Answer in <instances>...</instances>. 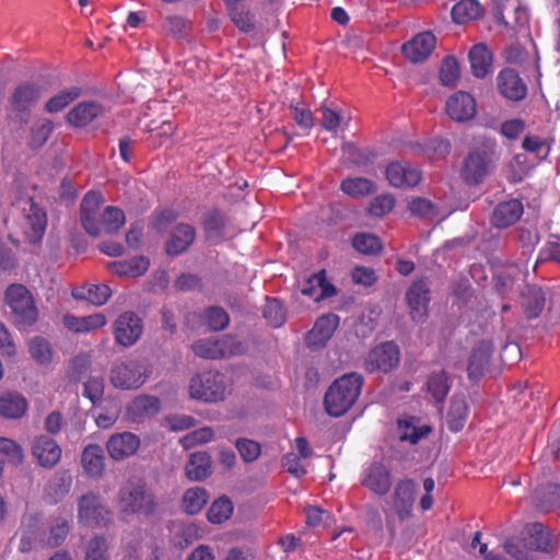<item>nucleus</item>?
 <instances>
[{
	"mask_svg": "<svg viewBox=\"0 0 560 560\" xmlns=\"http://www.w3.org/2000/svg\"><path fill=\"white\" fill-rule=\"evenodd\" d=\"M32 454L40 467L51 469L60 462L62 451L52 438L42 434L33 441Z\"/></svg>",
	"mask_w": 560,
	"mask_h": 560,
	"instance_id": "nucleus-18",
	"label": "nucleus"
},
{
	"mask_svg": "<svg viewBox=\"0 0 560 560\" xmlns=\"http://www.w3.org/2000/svg\"><path fill=\"white\" fill-rule=\"evenodd\" d=\"M353 247L364 255L378 254L383 246L381 240L370 233H358L352 240Z\"/></svg>",
	"mask_w": 560,
	"mask_h": 560,
	"instance_id": "nucleus-53",
	"label": "nucleus"
},
{
	"mask_svg": "<svg viewBox=\"0 0 560 560\" xmlns=\"http://www.w3.org/2000/svg\"><path fill=\"white\" fill-rule=\"evenodd\" d=\"M103 107L93 101H84L72 107L67 114L68 122L77 128L91 124L95 118L102 116Z\"/></svg>",
	"mask_w": 560,
	"mask_h": 560,
	"instance_id": "nucleus-29",
	"label": "nucleus"
},
{
	"mask_svg": "<svg viewBox=\"0 0 560 560\" xmlns=\"http://www.w3.org/2000/svg\"><path fill=\"white\" fill-rule=\"evenodd\" d=\"M159 410L160 399L150 395L137 396L129 405V411L137 418L155 416Z\"/></svg>",
	"mask_w": 560,
	"mask_h": 560,
	"instance_id": "nucleus-40",
	"label": "nucleus"
},
{
	"mask_svg": "<svg viewBox=\"0 0 560 560\" xmlns=\"http://www.w3.org/2000/svg\"><path fill=\"white\" fill-rule=\"evenodd\" d=\"M186 476L194 481L206 479L211 474V457L206 452L190 454L185 467Z\"/></svg>",
	"mask_w": 560,
	"mask_h": 560,
	"instance_id": "nucleus-33",
	"label": "nucleus"
},
{
	"mask_svg": "<svg viewBox=\"0 0 560 560\" xmlns=\"http://www.w3.org/2000/svg\"><path fill=\"white\" fill-rule=\"evenodd\" d=\"M150 374V366L143 360L128 359L112 366L109 382L115 388L135 390L145 383Z\"/></svg>",
	"mask_w": 560,
	"mask_h": 560,
	"instance_id": "nucleus-4",
	"label": "nucleus"
},
{
	"mask_svg": "<svg viewBox=\"0 0 560 560\" xmlns=\"http://www.w3.org/2000/svg\"><path fill=\"white\" fill-rule=\"evenodd\" d=\"M142 319L133 312L121 313L114 323V337L117 345L129 348L141 337Z\"/></svg>",
	"mask_w": 560,
	"mask_h": 560,
	"instance_id": "nucleus-10",
	"label": "nucleus"
},
{
	"mask_svg": "<svg viewBox=\"0 0 560 560\" xmlns=\"http://www.w3.org/2000/svg\"><path fill=\"white\" fill-rule=\"evenodd\" d=\"M118 502L122 513L151 516L155 513L158 502L154 493L143 481H128L119 490Z\"/></svg>",
	"mask_w": 560,
	"mask_h": 560,
	"instance_id": "nucleus-2",
	"label": "nucleus"
},
{
	"mask_svg": "<svg viewBox=\"0 0 560 560\" xmlns=\"http://www.w3.org/2000/svg\"><path fill=\"white\" fill-rule=\"evenodd\" d=\"M493 353V345L488 340H480L471 350L467 374L471 382H478L489 368L490 359Z\"/></svg>",
	"mask_w": 560,
	"mask_h": 560,
	"instance_id": "nucleus-20",
	"label": "nucleus"
},
{
	"mask_svg": "<svg viewBox=\"0 0 560 560\" xmlns=\"http://www.w3.org/2000/svg\"><path fill=\"white\" fill-rule=\"evenodd\" d=\"M81 93L82 91L79 86L65 89L46 102L45 110L50 114L59 113L79 98Z\"/></svg>",
	"mask_w": 560,
	"mask_h": 560,
	"instance_id": "nucleus-42",
	"label": "nucleus"
},
{
	"mask_svg": "<svg viewBox=\"0 0 560 560\" xmlns=\"http://www.w3.org/2000/svg\"><path fill=\"white\" fill-rule=\"evenodd\" d=\"M436 46V37L430 31L420 32L402 44L401 52L412 63L425 61Z\"/></svg>",
	"mask_w": 560,
	"mask_h": 560,
	"instance_id": "nucleus-12",
	"label": "nucleus"
},
{
	"mask_svg": "<svg viewBox=\"0 0 560 560\" xmlns=\"http://www.w3.org/2000/svg\"><path fill=\"white\" fill-rule=\"evenodd\" d=\"M398 427L401 430L400 440L408 441L411 444H417L421 439L428 435L431 430L427 425L415 427L407 420L398 421Z\"/></svg>",
	"mask_w": 560,
	"mask_h": 560,
	"instance_id": "nucleus-59",
	"label": "nucleus"
},
{
	"mask_svg": "<svg viewBox=\"0 0 560 560\" xmlns=\"http://www.w3.org/2000/svg\"><path fill=\"white\" fill-rule=\"evenodd\" d=\"M201 322L209 330L221 331L229 326L230 316L220 306H209L203 311Z\"/></svg>",
	"mask_w": 560,
	"mask_h": 560,
	"instance_id": "nucleus-45",
	"label": "nucleus"
},
{
	"mask_svg": "<svg viewBox=\"0 0 560 560\" xmlns=\"http://www.w3.org/2000/svg\"><path fill=\"white\" fill-rule=\"evenodd\" d=\"M459 65L455 57L444 58L440 69V81L444 86H453L459 79Z\"/></svg>",
	"mask_w": 560,
	"mask_h": 560,
	"instance_id": "nucleus-55",
	"label": "nucleus"
},
{
	"mask_svg": "<svg viewBox=\"0 0 560 560\" xmlns=\"http://www.w3.org/2000/svg\"><path fill=\"white\" fill-rule=\"evenodd\" d=\"M63 323L69 330L80 334L102 328L106 325L107 320L102 313H96L82 317L67 314L63 317Z\"/></svg>",
	"mask_w": 560,
	"mask_h": 560,
	"instance_id": "nucleus-32",
	"label": "nucleus"
},
{
	"mask_svg": "<svg viewBox=\"0 0 560 560\" xmlns=\"http://www.w3.org/2000/svg\"><path fill=\"white\" fill-rule=\"evenodd\" d=\"M468 58L474 77L483 79L490 73L493 56L486 44L474 45L469 50Z\"/></svg>",
	"mask_w": 560,
	"mask_h": 560,
	"instance_id": "nucleus-30",
	"label": "nucleus"
},
{
	"mask_svg": "<svg viewBox=\"0 0 560 560\" xmlns=\"http://www.w3.org/2000/svg\"><path fill=\"white\" fill-rule=\"evenodd\" d=\"M140 446V439L131 432L113 434L106 442L108 455L114 460H122L133 455Z\"/></svg>",
	"mask_w": 560,
	"mask_h": 560,
	"instance_id": "nucleus-21",
	"label": "nucleus"
},
{
	"mask_svg": "<svg viewBox=\"0 0 560 560\" xmlns=\"http://www.w3.org/2000/svg\"><path fill=\"white\" fill-rule=\"evenodd\" d=\"M150 260L145 256H136L129 260H118L110 262V267L118 276L139 277L147 272Z\"/></svg>",
	"mask_w": 560,
	"mask_h": 560,
	"instance_id": "nucleus-36",
	"label": "nucleus"
},
{
	"mask_svg": "<svg viewBox=\"0 0 560 560\" xmlns=\"http://www.w3.org/2000/svg\"><path fill=\"white\" fill-rule=\"evenodd\" d=\"M235 447L238 451L243 462L253 463L260 456L261 446L255 440L240 438L235 441Z\"/></svg>",
	"mask_w": 560,
	"mask_h": 560,
	"instance_id": "nucleus-56",
	"label": "nucleus"
},
{
	"mask_svg": "<svg viewBox=\"0 0 560 560\" xmlns=\"http://www.w3.org/2000/svg\"><path fill=\"white\" fill-rule=\"evenodd\" d=\"M78 521L82 525L105 527L112 522V512L98 494L88 492L78 500Z\"/></svg>",
	"mask_w": 560,
	"mask_h": 560,
	"instance_id": "nucleus-6",
	"label": "nucleus"
},
{
	"mask_svg": "<svg viewBox=\"0 0 560 560\" xmlns=\"http://www.w3.org/2000/svg\"><path fill=\"white\" fill-rule=\"evenodd\" d=\"M225 392L224 375L219 372H202L190 380L189 394L194 399L217 402L224 399Z\"/></svg>",
	"mask_w": 560,
	"mask_h": 560,
	"instance_id": "nucleus-5",
	"label": "nucleus"
},
{
	"mask_svg": "<svg viewBox=\"0 0 560 560\" xmlns=\"http://www.w3.org/2000/svg\"><path fill=\"white\" fill-rule=\"evenodd\" d=\"M339 316L332 313L318 317L306 336V345L310 349L324 348L339 326Z\"/></svg>",
	"mask_w": 560,
	"mask_h": 560,
	"instance_id": "nucleus-15",
	"label": "nucleus"
},
{
	"mask_svg": "<svg viewBox=\"0 0 560 560\" xmlns=\"http://www.w3.org/2000/svg\"><path fill=\"white\" fill-rule=\"evenodd\" d=\"M262 316L270 326L275 328L281 327L285 322V312L280 300L267 296Z\"/></svg>",
	"mask_w": 560,
	"mask_h": 560,
	"instance_id": "nucleus-50",
	"label": "nucleus"
},
{
	"mask_svg": "<svg viewBox=\"0 0 560 560\" xmlns=\"http://www.w3.org/2000/svg\"><path fill=\"white\" fill-rule=\"evenodd\" d=\"M5 302L9 305L15 326L27 329L38 320V310L30 290L23 284H11L5 290Z\"/></svg>",
	"mask_w": 560,
	"mask_h": 560,
	"instance_id": "nucleus-3",
	"label": "nucleus"
},
{
	"mask_svg": "<svg viewBox=\"0 0 560 560\" xmlns=\"http://www.w3.org/2000/svg\"><path fill=\"white\" fill-rule=\"evenodd\" d=\"M43 93L40 85L25 82L16 86L11 96V106L15 113L28 114L30 108L37 103Z\"/></svg>",
	"mask_w": 560,
	"mask_h": 560,
	"instance_id": "nucleus-24",
	"label": "nucleus"
},
{
	"mask_svg": "<svg viewBox=\"0 0 560 560\" xmlns=\"http://www.w3.org/2000/svg\"><path fill=\"white\" fill-rule=\"evenodd\" d=\"M226 224V215L218 208L207 211L202 218V226L208 234L221 233Z\"/></svg>",
	"mask_w": 560,
	"mask_h": 560,
	"instance_id": "nucleus-54",
	"label": "nucleus"
},
{
	"mask_svg": "<svg viewBox=\"0 0 560 560\" xmlns=\"http://www.w3.org/2000/svg\"><path fill=\"white\" fill-rule=\"evenodd\" d=\"M70 530L69 522L61 516L50 520L49 534L45 540V545L55 548L63 544Z\"/></svg>",
	"mask_w": 560,
	"mask_h": 560,
	"instance_id": "nucleus-46",
	"label": "nucleus"
},
{
	"mask_svg": "<svg viewBox=\"0 0 560 560\" xmlns=\"http://www.w3.org/2000/svg\"><path fill=\"white\" fill-rule=\"evenodd\" d=\"M417 492V483L409 478L401 479L395 485L392 502L397 517L408 520L412 514Z\"/></svg>",
	"mask_w": 560,
	"mask_h": 560,
	"instance_id": "nucleus-14",
	"label": "nucleus"
},
{
	"mask_svg": "<svg viewBox=\"0 0 560 560\" xmlns=\"http://www.w3.org/2000/svg\"><path fill=\"white\" fill-rule=\"evenodd\" d=\"M232 513V502L226 497H221L210 505L207 517L212 524H222L231 517Z\"/></svg>",
	"mask_w": 560,
	"mask_h": 560,
	"instance_id": "nucleus-51",
	"label": "nucleus"
},
{
	"mask_svg": "<svg viewBox=\"0 0 560 560\" xmlns=\"http://www.w3.org/2000/svg\"><path fill=\"white\" fill-rule=\"evenodd\" d=\"M446 113L454 121L470 120L476 115V101L467 92H456L446 102Z\"/></svg>",
	"mask_w": 560,
	"mask_h": 560,
	"instance_id": "nucleus-22",
	"label": "nucleus"
},
{
	"mask_svg": "<svg viewBox=\"0 0 560 560\" xmlns=\"http://www.w3.org/2000/svg\"><path fill=\"white\" fill-rule=\"evenodd\" d=\"M24 452L22 446L14 440L0 438V462L14 466L22 464Z\"/></svg>",
	"mask_w": 560,
	"mask_h": 560,
	"instance_id": "nucleus-47",
	"label": "nucleus"
},
{
	"mask_svg": "<svg viewBox=\"0 0 560 560\" xmlns=\"http://www.w3.org/2000/svg\"><path fill=\"white\" fill-rule=\"evenodd\" d=\"M108 545L104 537L95 536L88 545L85 560H108Z\"/></svg>",
	"mask_w": 560,
	"mask_h": 560,
	"instance_id": "nucleus-64",
	"label": "nucleus"
},
{
	"mask_svg": "<svg viewBox=\"0 0 560 560\" xmlns=\"http://www.w3.org/2000/svg\"><path fill=\"white\" fill-rule=\"evenodd\" d=\"M28 351L39 364H49L52 361L51 345L43 337H34L28 343Z\"/></svg>",
	"mask_w": 560,
	"mask_h": 560,
	"instance_id": "nucleus-52",
	"label": "nucleus"
},
{
	"mask_svg": "<svg viewBox=\"0 0 560 560\" xmlns=\"http://www.w3.org/2000/svg\"><path fill=\"white\" fill-rule=\"evenodd\" d=\"M112 290L107 284H89L75 288L72 296L75 300H86L95 306L104 305L110 298Z\"/></svg>",
	"mask_w": 560,
	"mask_h": 560,
	"instance_id": "nucleus-34",
	"label": "nucleus"
},
{
	"mask_svg": "<svg viewBox=\"0 0 560 560\" xmlns=\"http://www.w3.org/2000/svg\"><path fill=\"white\" fill-rule=\"evenodd\" d=\"M494 18L508 27L523 26L527 22V11L517 0H492Z\"/></svg>",
	"mask_w": 560,
	"mask_h": 560,
	"instance_id": "nucleus-19",
	"label": "nucleus"
},
{
	"mask_svg": "<svg viewBox=\"0 0 560 560\" xmlns=\"http://www.w3.org/2000/svg\"><path fill=\"white\" fill-rule=\"evenodd\" d=\"M208 501L207 491L196 487L188 489L183 497V509L187 514L199 513Z\"/></svg>",
	"mask_w": 560,
	"mask_h": 560,
	"instance_id": "nucleus-48",
	"label": "nucleus"
},
{
	"mask_svg": "<svg viewBox=\"0 0 560 560\" xmlns=\"http://www.w3.org/2000/svg\"><path fill=\"white\" fill-rule=\"evenodd\" d=\"M196 238V230L186 223L177 224L165 244V252L171 256H178L186 252Z\"/></svg>",
	"mask_w": 560,
	"mask_h": 560,
	"instance_id": "nucleus-26",
	"label": "nucleus"
},
{
	"mask_svg": "<svg viewBox=\"0 0 560 560\" xmlns=\"http://www.w3.org/2000/svg\"><path fill=\"white\" fill-rule=\"evenodd\" d=\"M546 261H556L560 265V242L557 235H551L539 250L536 264Z\"/></svg>",
	"mask_w": 560,
	"mask_h": 560,
	"instance_id": "nucleus-62",
	"label": "nucleus"
},
{
	"mask_svg": "<svg viewBox=\"0 0 560 560\" xmlns=\"http://www.w3.org/2000/svg\"><path fill=\"white\" fill-rule=\"evenodd\" d=\"M451 14L456 24H465L480 18L482 9L477 0H460L453 5Z\"/></svg>",
	"mask_w": 560,
	"mask_h": 560,
	"instance_id": "nucleus-38",
	"label": "nucleus"
},
{
	"mask_svg": "<svg viewBox=\"0 0 560 560\" xmlns=\"http://www.w3.org/2000/svg\"><path fill=\"white\" fill-rule=\"evenodd\" d=\"M468 406L463 398H454L447 413V425L452 432H459L467 420Z\"/></svg>",
	"mask_w": 560,
	"mask_h": 560,
	"instance_id": "nucleus-44",
	"label": "nucleus"
},
{
	"mask_svg": "<svg viewBox=\"0 0 560 560\" xmlns=\"http://www.w3.org/2000/svg\"><path fill=\"white\" fill-rule=\"evenodd\" d=\"M524 212L523 203L517 199L502 201L495 206L491 223L498 229H506L516 223Z\"/></svg>",
	"mask_w": 560,
	"mask_h": 560,
	"instance_id": "nucleus-25",
	"label": "nucleus"
},
{
	"mask_svg": "<svg viewBox=\"0 0 560 560\" xmlns=\"http://www.w3.org/2000/svg\"><path fill=\"white\" fill-rule=\"evenodd\" d=\"M81 466L88 477L101 478L105 471V455L102 446L98 444L86 445L81 454Z\"/></svg>",
	"mask_w": 560,
	"mask_h": 560,
	"instance_id": "nucleus-27",
	"label": "nucleus"
},
{
	"mask_svg": "<svg viewBox=\"0 0 560 560\" xmlns=\"http://www.w3.org/2000/svg\"><path fill=\"white\" fill-rule=\"evenodd\" d=\"M499 93L506 100L518 102L526 97L527 85L512 68L502 69L497 75Z\"/></svg>",
	"mask_w": 560,
	"mask_h": 560,
	"instance_id": "nucleus-16",
	"label": "nucleus"
},
{
	"mask_svg": "<svg viewBox=\"0 0 560 560\" xmlns=\"http://www.w3.org/2000/svg\"><path fill=\"white\" fill-rule=\"evenodd\" d=\"M427 390L438 404L444 402L451 389L450 377L444 370L432 372L425 383Z\"/></svg>",
	"mask_w": 560,
	"mask_h": 560,
	"instance_id": "nucleus-37",
	"label": "nucleus"
},
{
	"mask_svg": "<svg viewBox=\"0 0 560 560\" xmlns=\"http://www.w3.org/2000/svg\"><path fill=\"white\" fill-rule=\"evenodd\" d=\"M361 485L371 492L384 497L393 485L392 472L382 462H373L363 469Z\"/></svg>",
	"mask_w": 560,
	"mask_h": 560,
	"instance_id": "nucleus-11",
	"label": "nucleus"
},
{
	"mask_svg": "<svg viewBox=\"0 0 560 560\" xmlns=\"http://www.w3.org/2000/svg\"><path fill=\"white\" fill-rule=\"evenodd\" d=\"M400 360V350L393 341L383 342L374 347L365 359V370L370 373H388L395 369Z\"/></svg>",
	"mask_w": 560,
	"mask_h": 560,
	"instance_id": "nucleus-7",
	"label": "nucleus"
},
{
	"mask_svg": "<svg viewBox=\"0 0 560 560\" xmlns=\"http://www.w3.org/2000/svg\"><path fill=\"white\" fill-rule=\"evenodd\" d=\"M524 313L528 319L537 318L545 308L546 298L541 289L530 288L525 295Z\"/></svg>",
	"mask_w": 560,
	"mask_h": 560,
	"instance_id": "nucleus-49",
	"label": "nucleus"
},
{
	"mask_svg": "<svg viewBox=\"0 0 560 560\" xmlns=\"http://www.w3.org/2000/svg\"><path fill=\"white\" fill-rule=\"evenodd\" d=\"M218 343L219 359L230 358L241 354L244 351L243 343L232 335H224L221 338H215Z\"/></svg>",
	"mask_w": 560,
	"mask_h": 560,
	"instance_id": "nucleus-57",
	"label": "nucleus"
},
{
	"mask_svg": "<svg viewBox=\"0 0 560 560\" xmlns=\"http://www.w3.org/2000/svg\"><path fill=\"white\" fill-rule=\"evenodd\" d=\"M491 152L487 149L471 150L460 170L463 180L469 185L480 184L490 171Z\"/></svg>",
	"mask_w": 560,
	"mask_h": 560,
	"instance_id": "nucleus-8",
	"label": "nucleus"
},
{
	"mask_svg": "<svg viewBox=\"0 0 560 560\" xmlns=\"http://www.w3.org/2000/svg\"><path fill=\"white\" fill-rule=\"evenodd\" d=\"M54 130L52 121L44 119L33 126L31 130V145L33 148L42 147L50 137Z\"/></svg>",
	"mask_w": 560,
	"mask_h": 560,
	"instance_id": "nucleus-61",
	"label": "nucleus"
},
{
	"mask_svg": "<svg viewBox=\"0 0 560 560\" xmlns=\"http://www.w3.org/2000/svg\"><path fill=\"white\" fill-rule=\"evenodd\" d=\"M527 533L533 541L536 551L551 555L558 549V538L553 530L541 523L528 525Z\"/></svg>",
	"mask_w": 560,
	"mask_h": 560,
	"instance_id": "nucleus-28",
	"label": "nucleus"
},
{
	"mask_svg": "<svg viewBox=\"0 0 560 560\" xmlns=\"http://www.w3.org/2000/svg\"><path fill=\"white\" fill-rule=\"evenodd\" d=\"M340 188L354 198L369 196L376 190L375 184L365 177H348L341 182Z\"/></svg>",
	"mask_w": 560,
	"mask_h": 560,
	"instance_id": "nucleus-41",
	"label": "nucleus"
},
{
	"mask_svg": "<svg viewBox=\"0 0 560 560\" xmlns=\"http://www.w3.org/2000/svg\"><path fill=\"white\" fill-rule=\"evenodd\" d=\"M104 203L103 195L97 190L88 191L80 205V220L84 231L92 237L101 235L98 217Z\"/></svg>",
	"mask_w": 560,
	"mask_h": 560,
	"instance_id": "nucleus-9",
	"label": "nucleus"
},
{
	"mask_svg": "<svg viewBox=\"0 0 560 560\" xmlns=\"http://www.w3.org/2000/svg\"><path fill=\"white\" fill-rule=\"evenodd\" d=\"M101 223V233L104 232L108 235L117 234L126 223L125 212L114 206H107L98 217Z\"/></svg>",
	"mask_w": 560,
	"mask_h": 560,
	"instance_id": "nucleus-35",
	"label": "nucleus"
},
{
	"mask_svg": "<svg viewBox=\"0 0 560 560\" xmlns=\"http://www.w3.org/2000/svg\"><path fill=\"white\" fill-rule=\"evenodd\" d=\"M395 206V199L392 195L384 194L373 198L370 203L369 212L374 217H384L389 213Z\"/></svg>",
	"mask_w": 560,
	"mask_h": 560,
	"instance_id": "nucleus-63",
	"label": "nucleus"
},
{
	"mask_svg": "<svg viewBox=\"0 0 560 560\" xmlns=\"http://www.w3.org/2000/svg\"><path fill=\"white\" fill-rule=\"evenodd\" d=\"M363 382V376L355 372L335 380L324 396L326 412L335 418L343 416L358 400Z\"/></svg>",
	"mask_w": 560,
	"mask_h": 560,
	"instance_id": "nucleus-1",
	"label": "nucleus"
},
{
	"mask_svg": "<svg viewBox=\"0 0 560 560\" xmlns=\"http://www.w3.org/2000/svg\"><path fill=\"white\" fill-rule=\"evenodd\" d=\"M553 139L542 138L536 135H526L522 141V149L532 153L539 161H545L551 150Z\"/></svg>",
	"mask_w": 560,
	"mask_h": 560,
	"instance_id": "nucleus-39",
	"label": "nucleus"
},
{
	"mask_svg": "<svg viewBox=\"0 0 560 560\" xmlns=\"http://www.w3.org/2000/svg\"><path fill=\"white\" fill-rule=\"evenodd\" d=\"M28 408L26 398L16 392H7L0 395V417L5 419H20Z\"/></svg>",
	"mask_w": 560,
	"mask_h": 560,
	"instance_id": "nucleus-31",
	"label": "nucleus"
},
{
	"mask_svg": "<svg viewBox=\"0 0 560 560\" xmlns=\"http://www.w3.org/2000/svg\"><path fill=\"white\" fill-rule=\"evenodd\" d=\"M341 150L349 162L358 166L368 164L374 158V154L369 149L358 148L352 142L343 143Z\"/></svg>",
	"mask_w": 560,
	"mask_h": 560,
	"instance_id": "nucleus-58",
	"label": "nucleus"
},
{
	"mask_svg": "<svg viewBox=\"0 0 560 560\" xmlns=\"http://www.w3.org/2000/svg\"><path fill=\"white\" fill-rule=\"evenodd\" d=\"M47 215L44 209L31 199L30 208L24 218V233L30 243L39 242L46 231Z\"/></svg>",
	"mask_w": 560,
	"mask_h": 560,
	"instance_id": "nucleus-23",
	"label": "nucleus"
},
{
	"mask_svg": "<svg viewBox=\"0 0 560 560\" xmlns=\"http://www.w3.org/2000/svg\"><path fill=\"white\" fill-rule=\"evenodd\" d=\"M215 338L199 339L192 343L194 353L202 359L218 360L220 351L218 350Z\"/></svg>",
	"mask_w": 560,
	"mask_h": 560,
	"instance_id": "nucleus-60",
	"label": "nucleus"
},
{
	"mask_svg": "<svg viewBox=\"0 0 560 560\" xmlns=\"http://www.w3.org/2000/svg\"><path fill=\"white\" fill-rule=\"evenodd\" d=\"M385 175L389 184L398 188H411L421 180L420 170L408 162L389 163Z\"/></svg>",
	"mask_w": 560,
	"mask_h": 560,
	"instance_id": "nucleus-17",
	"label": "nucleus"
},
{
	"mask_svg": "<svg viewBox=\"0 0 560 560\" xmlns=\"http://www.w3.org/2000/svg\"><path fill=\"white\" fill-rule=\"evenodd\" d=\"M72 486V478L69 475H56L47 485L46 494L52 504L61 501L69 492Z\"/></svg>",
	"mask_w": 560,
	"mask_h": 560,
	"instance_id": "nucleus-43",
	"label": "nucleus"
},
{
	"mask_svg": "<svg viewBox=\"0 0 560 560\" xmlns=\"http://www.w3.org/2000/svg\"><path fill=\"white\" fill-rule=\"evenodd\" d=\"M412 320L421 322L428 315L430 288L425 278H420L410 284L406 292Z\"/></svg>",
	"mask_w": 560,
	"mask_h": 560,
	"instance_id": "nucleus-13",
	"label": "nucleus"
}]
</instances>
